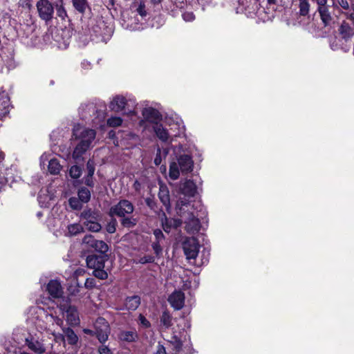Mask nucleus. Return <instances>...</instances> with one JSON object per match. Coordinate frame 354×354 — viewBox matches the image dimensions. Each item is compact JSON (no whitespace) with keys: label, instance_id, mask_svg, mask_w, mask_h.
<instances>
[{"label":"nucleus","instance_id":"obj_1","mask_svg":"<svg viewBox=\"0 0 354 354\" xmlns=\"http://www.w3.org/2000/svg\"><path fill=\"white\" fill-rule=\"evenodd\" d=\"M178 214L184 219L185 230L192 234L198 233L201 229L200 218L205 214L199 203L191 205L187 199L180 198L176 203Z\"/></svg>","mask_w":354,"mask_h":354},{"label":"nucleus","instance_id":"obj_2","mask_svg":"<svg viewBox=\"0 0 354 354\" xmlns=\"http://www.w3.org/2000/svg\"><path fill=\"white\" fill-rule=\"evenodd\" d=\"M73 135L74 139L78 142L73 152V158L78 160L86 151L94 146L96 132L93 129L78 124L73 127Z\"/></svg>","mask_w":354,"mask_h":354},{"label":"nucleus","instance_id":"obj_3","mask_svg":"<svg viewBox=\"0 0 354 354\" xmlns=\"http://www.w3.org/2000/svg\"><path fill=\"white\" fill-rule=\"evenodd\" d=\"M171 133H169L167 130L162 127L161 124L155 122L153 126V129L156 136L162 142H171L173 137L180 136L184 133L185 127L180 122H176L175 124L170 125Z\"/></svg>","mask_w":354,"mask_h":354},{"label":"nucleus","instance_id":"obj_4","mask_svg":"<svg viewBox=\"0 0 354 354\" xmlns=\"http://www.w3.org/2000/svg\"><path fill=\"white\" fill-rule=\"evenodd\" d=\"M134 210L133 204L128 200H121L116 205L111 207L110 214L120 217H124L126 214H131Z\"/></svg>","mask_w":354,"mask_h":354},{"label":"nucleus","instance_id":"obj_5","mask_svg":"<svg viewBox=\"0 0 354 354\" xmlns=\"http://www.w3.org/2000/svg\"><path fill=\"white\" fill-rule=\"evenodd\" d=\"M95 333L101 343L105 342L108 339L109 333V326L106 319L103 317H98L95 324Z\"/></svg>","mask_w":354,"mask_h":354},{"label":"nucleus","instance_id":"obj_6","mask_svg":"<svg viewBox=\"0 0 354 354\" xmlns=\"http://www.w3.org/2000/svg\"><path fill=\"white\" fill-rule=\"evenodd\" d=\"M36 6L39 16L41 19L46 21L52 19L54 8L53 5L48 0H39L37 1Z\"/></svg>","mask_w":354,"mask_h":354},{"label":"nucleus","instance_id":"obj_7","mask_svg":"<svg viewBox=\"0 0 354 354\" xmlns=\"http://www.w3.org/2000/svg\"><path fill=\"white\" fill-rule=\"evenodd\" d=\"M183 250L187 259H195L199 251V244L195 238L187 239L183 243Z\"/></svg>","mask_w":354,"mask_h":354},{"label":"nucleus","instance_id":"obj_8","mask_svg":"<svg viewBox=\"0 0 354 354\" xmlns=\"http://www.w3.org/2000/svg\"><path fill=\"white\" fill-rule=\"evenodd\" d=\"M60 309L66 313V321L71 325H76L79 323V315L75 306L68 304H61Z\"/></svg>","mask_w":354,"mask_h":354},{"label":"nucleus","instance_id":"obj_9","mask_svg":"<svg viewBox=\"0 0 354 354\" xmlns=\"http://www.w3.org/2000/svg\"><path fill=\"white\" fill-rule=\"evenodd\" d=\"M338 31L340 37L344 39L345 43L351 42V38L354 36V21L351 24L343 21Z\"/></svg>","mask_w":354,"mask_h":354},{"label":"nucleus","instance_id":"obj_10","mask_svg":"<svg viewBox=\"0 0 354 354\" xmlns=\"http://www.w3.org/2000/svg\"><path fill=\"white\" fill-rule=\"evenodd\" d=\"M168 301L175 310H180L185 304V295L180 290H176L169 297Z\"/></svg>","mask_w":354,"mask_h":354},{"label":"nucleus","instance_id":"obj_11","mask_svg":"<svg viewBox=\"0 0 354 354\" xmlns=\"http://www.w3.org/2000/svg\"><path fill=\"white\" fill-rule=\"evenodd\" d=\"M106 258L100 255H88L86 258V265L89 268L96 270L97 268H104V263Z\"/></svg>","mask_w":354,"mask_h":354},{"label":"nucleus","instance_id":"obj_12","mask_svg":"<svg viewBox=\"0 0 354 354\" xmlns=\"http://www.w3.org/2000/svg\"><path fill=\"white\" fill-rule=\"evenodd\" d=\"M178 165L183 173H187L192 171L194 162L192 157L188 154H183L178 158Z\"/></svg>","mask_w":354,"mask_h":354},{"label":"nucleus","instance_id":"obj_13","mask_svg":"<svg viewBox=\"0 0 354 354\" xmlns=\"http://www.w3.org/2000/svg\"><path fill=\"white\" fill-rule=\"evenodd\" d=\"M46 290L53 298H60L63 295V288L57 280H50L47 285Z\"/></svg>","mask_w":354,"mask_h":354},{"label":"nucleus","instance_id":"obj_14","mask_svg":"<svg viewBox=\"0 0 354 354\" xmlns=\"http://www.w3.org/2000/svg\"><path fill=\"white\" fill-rule=\"evenodd\" d=\"M25 343L28 348L35 353L43 354L46 352L44 345L41 342L33 337L26 338Z\"/></svg>","mask_w":354,"mask_h":354},{"label":"nucleus","instance_id":"obj_15","mask_svg":"<svg viewBox=\"0 0 354 354\" xmlns=\"http://www.w3.org/2000/svg\"><path fill=\"white\" fill-rule=\"evenodd\" d=\"M180 193L185 196L193 197L196 194V184L191 180H187L180 186Z\"/></svg>","mask_w":354,"mask_h":354},{"label":"nucleus","instance_id":"obj_16","mask_svg":"<svg viewBox=\"0 0 354 354\" xmlns=\"http://www.w3.org/2000/svg\"><path fill=\"white\" fill-rule=\"evenodd\" d=\"M351 46V42L345 43L344 39L342 37H335L330 43V46L333 50H342L344 52L349 50Z\"/></svg>","mask_w":354,"mask_h":354},{"label":"nucleus","instance_id":"obj_17","mask_svg":"<svg viewBox=\"0 0 354 354\" xmlns=\"http://www.w3.org/2000/svg\"><path fill=\"white\" fill-rule=\"evenodd\" d=\"M118 339L122 342L131 343L138 339V334L136 329L121 330L118 334Z\"/></svg>","mask_w":354,"mask_h":354},{"label":"nucleus","instance_id":"obj_18","mask_svg":"<svg viewBox=\"0 0 354 354\" xmlns=\"http://www.w3.org/2000/svg\"><path fill=\"white\" fill-rule=\"evenodd\" d=\"M127 104V100L123 96H115L110 103V109L116 112L121 111Z\"/></svg>","mask_w":354,"mask_h":354},{"label":"nucleus","instance_id":"obj_19","mask_svg":"<svg viewBox=\"0 0 354 354\" xmlns=\"http://www.w3.org/2000/svg\"><path fill=\"white\" fill-rule=\"evenodd\" d=\"M158 197L160 201L162 203V204L165 206L167 210L168 211L171 207V205L169 192L166 186L160 185L158 192Z\"/></svg>","mask_w":354,"mask_h":354},{"label":"nucleus","instance_id":"obj_20","mask_svg":"<svg viewBox=\"0 0 354 354\" xmlns=\"http://www.w3.org/2000/svg\"><path fill=\"white\" fill-rule=\"evenodd\" d=\"M9 104L8 95L4 92L0 93V119L8 113Z\"/></svg>","mask_w":354,"mask_h":354},{"label":"nucleus","instance_id":"obj_21","mask_svg":"<svg viewBox=\"0 0 354 354\" xmlns=\"http://www.w3.org/2000/svg\"><path fill=\"white\" fill-rule=\"evenodd\" d=\"M142 115L145 119L151 122L158 120L161 118L160 113L156 109L151 107L144 109Z\"/></svg>","mask_w":354,"mask_h":354},{"label":"nucleus","instance_id":"obj_22","mask_svg":"<svg viewBox=\"0 0 354 354\" xmlns=\"http://www.w3.org/2000/svg\"><path fill=\"white\" fill-rule=\"evenodd\" d=\"M96 111V107L93 103L82 104L79 108V113L83 119L87 118L88 115L95 113Z\"/></svg>","mask_w":354,"mask_h":354},{"label":"nucleus","instance_id":"obj_23","mask_svg":"<svg viewBox=\"0 0 354 354\" xmlns=\"http://www.w3.org/2000/svg\"><path fill=\"white\" fill-rule=\"evenodd\" d=\"M140 304V299L138 296L129 297L125 301V307L130 310H135L137 309Z\"/></svg>","mask_w":354,"mask_h":354},{"label":"nucleus","instance_id":"obj_24","mask_svg":"<svg viewBox=\"0 0 354 354\" xmlns=\"http://www.w3.org/2000/svg\"><path fill=\"white\" fill-rule=\"evenodd\" d=\"M63 333L64 339H66L69 344L75 345L77 344L78 341V337L71 328H63Z\"/></svg>","mask_w":354,"mask_h":354},{"label":"nucleus","instance_id":"obj_25","mask_svg":"<svg viewBox=\"0 0 354 354\" xmlns=\"http://www.w3.org/2000/svg\"><path fill=\"white\" fill-rule=\"evenodd\" d=\"M321 19L325 26H328L332 21V16L328 10V6L326 7H321L318 8Z\"/></svg>","mask_w":354,"mask_h":354},{"label":"nucleus","instance_id":"obj_26","mask_svg":"<svg viewBox=\"0 0 354 354\" xmlns=\"http://www.w3.org/2000/svg\"><path fill=\"white\" fill-rule=\"evenodd\" d=\"M160 322L165 329H167L173 325V317L167 310H165L160 317Z\"/></svg>","mask_w":354,"mask_h":354},{"label":"nucleus","instance_id":"obj_27","mask_svg":"<svg viewBox=\"0 0 354 354\" xmlns=\"http://www.w3.org/2000/svg\"><path fill=\"white\" fill-rule=\"evenodd\" d=\"M48 171L53 175L58 174L61 170V165L56 158L50 159L48 162Z\"/></svg>","mask_w":354,"mask_h":354},{"label":"nucleus","instance_id":"obj_28","mask_svg":"<svg viewBox=\"0 0 354 354\" xmlns=\"http://www.w3.org/2000/svg\"><path fill=\"white\" fill-rule=\"evenodd\" d=\"M68 236H75L83 232V227L80 223H73L68 225Z\"/></svg>","mask_w":354,"mask_h":354},{"label":"nucleus","instance_id":"obj_29","mask_svg":"<svg viewBox=\"0 0 354 354\" xmlns=\"http://www.w3.org/2000/svg\"><path fill=\"white\" fill-rule=\"evenodd\" d=\"M294 1H297V0H293ZM299 1V14L303 16H306L309 12L310 4L308 0H298Z\"/></svg>","mask_w":354,"mask_h":354},{"label":"nucleus","instance_id":"obj_30","mask_svg":"<svg viewBox=\"0 0 354 354\" xmlns=\"http://www.w3.org/2000/svg\"><path fill=\"white\" fill-rule=\"evenodd\" d=\"M84 225L88 230L93 232H97L102 228L101 225L97 222L96 220H89L88 221H85Z\"/></svg>","mask_w":354,"mask_h":354},{"label":"nucleus","instance_id":"obj_31","mask_svg":"<svg viewBox=\"0 0 354 354\" xmlns=\"http://www.w3.org/2000/svg\"><path fill=\"white\" fill-rule=\"evenodd\" d=\"M138 219L133 216L122 217L121 220V224L123 227L127 228H132L136 225Z\"/></svg>","mask_w":354,"mask_h":354},{"label":"nucleus","instance_id":"obj_32","mask_svg":"<svg viewBox=\"0 0 354 354\" xmlns=\"http://www.w3.org/2000/svg\"><path fill=\"white\" fill-rule=\"evenodd\" d=\"M73 6L80 13H84L88 6L86 0H72Z\"/></svg>","mask_w":354,"mask_h":354},{"label":"nucleus","instance_id":"obj_33","mask_svg":"<svg viewBox=\"0 0 354 354\" xmlns=\"http://www.w3.org/2000/svg\"><path fill=\"white\" fill-rule=\"evenodd\" d=\"M78 198L82 203H87L91 198V192L86 188L82 187L78 191Z\"/></svg>","mask_w":354,"mask_h":354},{"label":"nucleus","instance_id":"obj_34","mask_svg":"<svg viewBox=\"0 0 354 354\" xmlns=\"http://www.w3.org/2000/svg\"><path fill=\"white\" fill-rule=\"evenodd\" d=\"M178 166L176 162H172L170 165L169 175L172 180L178 179L180 176Z\"/></svg>","mask_w":354,"mask_h":354},{"label":"nucleus","instance_id":"obj_35","mask_svg":"<svg viewBox=\"0 0 354 354\" xmlns=\"http://www.w3.org/2000/svg\"><path fill=\"white\" fill-rule=\"evenodd\" d=\"M95 243L93 248L95 250L102 254H104L108 251L109 246L104 241L97 240Z\"/></svg>","mask_w":354,"mask_h":354},{"label":"nucleus","instance_id":"obj_36","mask_svg":"<svg viewBox=\"0 0 354 354\" xmlns=\"http://www.w3.org/2000/svg\"><path fill=\"white\" fill-rule=\"evenodd\" d=\"M34 310L35 311L36 313H37L38 315H41V316H43L44 315L46 317V318L48 319H54V321L55 322V323L57 324V325H61L63 322L62 319H60L59 318H55L52 315H48L46 313V312L44 311V310L43 308H35L34 309Z\"/></svg>","mask_w":354,"mask_h":354},{"label":"nucleus","instance_id":"obj_37","mask_svg":"<svg viewBox=\"0 0 354 354\" xmlns=\"http://www.w3.org/2000/svg\"><path fill=\"white\" fill-rule=\"evenodd\" d=\"M82 169L79 166L73 165L69 169V175L71 178L77 179L80 177Z\"/></svg>","mask_w":354,"mask_h":354},{"label":"nucleus","instance_id":"obj_38","mask_svg":"<svg viewBox=\"0 0 354 354\" xmlns=\"http://www.w3.org/2000/svg\"><path fill=\"white\" fill-rule=\"evenodd\" d=\"M122 123V119L120 117H111L107 120V124L109 127H120Z\"/></svg>","mask_w":354,"mask_h":354},{"label":"nucleus","instance_id":"obj_39","mask_svg":"<svg viewBox=\"0 0 354 354\" xmlns=\"http://www.w3.org/2000/svg\"><path fill=\"white\" fill-rule=\"evenodd\" d=\"M162 216L163 217L162 218V227L165 232H169L172 227L171 223H170V219L166 216L165 213L162 214Z\"/></svg>","mask_w":354,"mask_h":354},{"label":"nucleus","instance_id":"obj_40","mask_svg":"<svg viewBox=\"0 0 354 354\" xmlns=\"http://www.w3.org/2000/svg\"><path fill=\"white\" fill-rule=\"evenodd\" d=\"M69 205L73 209H80L82 208V203L79 198L71 197L68 200Z\"/></svg>","mask_w":354,"mask_h":354},{"label":"nucleus","instance_id":"obj_41","mask_svg":"<svg viewBox=\"0 0 354 354\" xmlns=\"http://www.w3.org/2000/svg\"><path fill=\"white\" fill-rule=\"evenodd\" d=\"M93 274L98 278L99 279H106L108 278V273L104 270V268H97L94 270L93 272Z\"/></svg>","mask_w":354,"mask_h":354},{"label":"nucleus","instance_id":"obj_42","mask_svg":"<svg viewBox=\"0 0 354 354\" xmlns=\"http://www.w3.org/2000/svg\"><path fill=\"white\" fill-rule=\"evenodd\" d=\"M138 324L144 328H148L151 326L150 322L142 314L138 316Z\"/></svg>","mask_w":354,"mask_h":354},{"label":"nucleus","instance_id":"obj_43","mask_svg":"<svg viewBox=\"0 0 354 354\" xmlns=\"http://www.w3.org/2000/svg\"><path fill=\"white\" fill-rule=\"evenodd\" d=\"M96 239H94V237L92 236V235H86L83 240H82V242L84 244H86L88 245L89 247L91 248H93L94 245H95V242H96Z\"/></svg>","mask_w":354,"mask_h":354},{"label":"nucleus","instance_id":"obj_44","mask_svg":"<svg viewBox=\"0 0 354 354\" xmlns=\"http://www.w3.org/2000/svg\"><path fill=\"white\" fill-rule=\"evenodd\" d=\"M82 216L86 220V221H88L89 220H96L95 213L91 210L84 211L82 213Z\"/></svg>","mask_w":354,"mask_h":354},{"label":"nucleus","instance_id":"obj_45","mask_svg":"<svg viewBox=\"0 0 354 354\" xmlns=\"http://www.w3.org/2000/svg\"><path fill=\"white\" fill-rule=\"evenodd\" d=\"M172 344L176 350L177 352H180L183 347V344L180 339L176 337V335H174L172 337Z\"/></svg>","mask_w":354,"mask_h":354},{"label":"nucleus","instance_id":"obj_46","mask_svg":"<svg viewBox=\"0 0 354 354\" xmlns=\"http://www.w3.org/2000/svg\"><path fill=\"white\" fill-rule=\"evenodd\" d=\"M161 243L162 242L153 241L152 243L153 250L157 257H159L162 254V249L161 247Z\"/></svg>","mask_w":354,"mask_h":354},{"label":"nucleus","instance_id":"obj_47","mask_svg":"<svg viewBox=\"0 0 354 354\" xmlns=\"http://www.w3.org/2000/svg\"><path fill=\"white\" fill-rule=\"evenodd\" d=\"M86 169L88 171V176L92 177L95 172V164L93 160H88L86 164Z\"/></svg>","mask_w":354,"mask_h":354},{"label":"nucleus","instance_id":"obj_48","mask_svg":"<svg viewBox=\"0 0 354 354\" xmlns=\"http://www.w3.org/2000/svg\"><path fill=\"white\" fill-rule=\"evenodd\" d=\"M153 235L156 239L155 241L162 242L165 239L162 232L159 229H156L153 231Z\"/></svg>","mask_w":354,"mask_h":354},{"label":"nucleus","instance_id":"obj_49","mask_svg":"<svg viewBox=\"0 0 354 354\" xmlns=\"http://www.w3.org/2000/svg\"><path fill=\"white\" fill-rule=\"evenodd\" d=\"M178 327L182 326V330H185L187 328H190V323L188 319H185V317H182L180 322L177 324Z\"/></svg>","mask_w":354,"mask_h":354},{"label":"nucleus","instance_id":"obj_50","mask_svg":"<svg viewBox=\"0 0 354 354\" xmlns=\"http://www.w3.org/2000/svg\"><path fill=\"white\" fill-rule=\"evenodd\" d=\"M183 19L187 22L192 21L195 19V16L192 12H186L182 15Z\"/></svg>","mask_w":354,"mask_h":354},{"label":"nucleus","instance_id":"obj_51","mask_svg":"<svg viewBox=\"0 0 354 354\" xmlns=\"http://www.w3.org/2000/svg\"><path fill=\"white\" fill-rule=\"evenodd\" d=\"M106 230L109 233H114L116 230V221L113 220L111 221L106 226Z\"/></svg>","mask_w":354,"mask_h":354},{"label":"nucleus","instance_id":"obj_52","mask_svg":"<svg viewBox=\"0 0 354 354\" xmlns=\"http://www.w3.org/2000/svg\"><path fill=\"white\" fill-rule=\"evenodd\" d=\"M154 261V257L151 255H146L141 257L139 260L140 263H152Z\"/></svg>","mask_w":354,"mask_h":354},{"label":"nucleus","instance_id":"obj_53","mask_svg":"<svg viewBox=\"0 0 354 354\" xmlns=\"http://www.w3.org/2000/svg\"><path fill=\"white\" fill-rule=\"evenodd\" d=\"M84 286L88 289H91L95 286V281L93 278L86 279Z\"/></svg>","mask_w":354,"mask_h":354},{"label":"nucleus","instance_id":"obj_54","mask_svg":"<svg viewBox=\"0 0 354 354\" xmlns=\"http://www.w3.org/2000/svg\"><path fill=\"white\" fill-rule=\"evenodd\" d=\"M99 354H112L111 351L104 345H102L98 348Z\"/></svg>","mask_w":354,"mask_h":354},{"label":"nucleus","instance_id":"obj_55","mask_svg":"<svg viewBox=\"0 0 354 354\" xmlns=\"http://www.w3.org/2000/svg\"><path fill=\"white\" fill-rule=\"evenodd\" d=\"M137 12L142 17L146 16L147 13H146V10H145V6L144 3H140L138 8H137Z\"/></svg>","mask_w":354,"mask_h":354},{"label":"nucleus","instance_id":"obj_56","mask_svg":"<svg viewBox=\"0 0 354 354\" xmlns=\"http://www.w3.org/2000/svg\"><path fill=\"white\" fill-rule=\"evenodd\" d=\"M170 223H171L172 227L174 228H177L182 224L181 220L175 218H170Z\"/></svg>","mask_w":354,"mask_h":354},{"label":"nucleus","instance_id":"obj_57","mask_svg":"<svg viewBox=\"0 0 354 354\" xmlns=\"http://www.w3.org/2000/svg\"><path fill=\"white\" fill-rule=\"evenodd\" d=\"M183 3H184L183 0L178 1V2L175 1L174 8L171 9V12H174L176 10V8H182L183 6ZM173 15H174V13H173Z\"/></svg>","mask_w":354,"mask_h":354},{"label":"nucleus","instance_id":"obj_58","mask_svg":"<svg viewBox=\"0 0 354 354\" xmlns=\"http://www.w3.org/2000/svg\"><path fill=\"white\" fill-rule=\"evenodd\" d=\"M161 162H162V159H161V156H160V149H158L157 154H156V158L154 159V163H155L156 165H159L161 164Z\"/></svg>","mask_w":354,"mask_h":354},{"label":"nucleus","instance_id":"obj_59","mask_svg":"<svg viewBox=\"0 0 354 354\" xmlns=\"http://www.w3.org/2000/svg\"><path fill=\"white\" fill-rule=\"evenodd\" d=\"M338 2L342 8L345 10H348L349 8V4L346 0H339Z\"/></svg>","mask_w":354,"mask_h":354},{"label":"nucleus","instance_id":"obj_60","mask_svg":"<svg viewBox=\"0 0 354 354\" xmlns=\"http://www.w3.org/2000/svg\"><path fill=\"white\" fill-rule=\"evenodd\" d=\"M81 65H82V68L85 69V70H88L91 68V62L86 61V60H84L82 63H81Z\"/></svg>","mask_w":354,"mask_h":354},{"label":"nucleus","instance_id":"obj_61","mask_svg":"<svg viewBox=\"0 0 354 354\" xmlns=\"http://www.w3.org/2000/svg\"><path fill=\"white\" fill-rule=\"evenodd\" d=\"M155 354H167L165 347L162 345H158Z\"/></svg>","mask_w":354,"mask_h":354},{"label":"nucleus","instance_id":"obj_62","mask_svg":"<svg viewBox=\"0 0 354 354\" xmlns=\"http://www.w3.org/2000/svg\"><path fill=\"white\" fill-rule=\"evenodd\" d=\"M54 337H55V339L57 341V342H59V341H64V333L63 334H59V333H53Z\"/></svg>","mask_w":354,"mask_h":354},{"label":"nucleus","instance_id":"obj_63","mask_svg":"<svg viewBox=\"0 0 354 354\" xmlns=\"http://www.w3.org/2000/svg\"><path fill=\"white\" fill-rule=\"evenodd\" d=\"M351 9L353 11L352 13H347V18L353 20L354 21V4L351 6Z\"/></svg>","mask_w":354,"mask_h":354},{"label":"nucleus","instance_id":"obj_64","mask_svg":"<svg viewBox=\"0 0 354 354\" xmlns=\"http://www.w3.org/2000/svg\"><path fill=\"white\" fill-rule=\"evenodd\" d=\"M92 177H89L88 176H87V178L85 179V183L88 185V186H92L93 185V182L92 180H91Z\"/></svg>","mask_w":354,"mask_h":354}]
</instances>
